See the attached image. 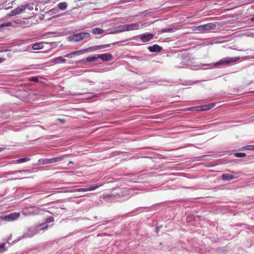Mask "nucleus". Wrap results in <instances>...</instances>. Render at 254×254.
Returning <instances> with one entry per match:
<instances>
[{
	"instance_id": "1",
	"label": "nucleus",
	"mask_w": 254,
	"mask_h": 254,
	"mask_svg": "<svg viewBox=\"0 0 254 254\" xmlns=\"http://www.w3.org/2000/svg\"><path fill=\"white\" fill-rule=\"evenodd\" d=\"M48 227V225H44V224H40L30 227L28 228L26 231H25L23 233V234L21 237H20L18 240H15V241L18 242L22 239L32 238L35 234L38 233L40 231L45 230L47 229Z\"/></svg>"
},
{
	"instance_id": "2",
	"label": "nucleus",
	"mask_w": 254,
	"mask_h": 254,
	"mask_svg": "<svg viewBox=\"0 0 254 254\" xmlns=\"http://www.w3.org/2000/svg\"><path fill=\"white\" fill-rule=\"evenodd\" d=\"M90 36V34L88 32H81L69 36L67 37V39L70 42H78L84 39L89 38Z\"/></svg>"
},
{
	"instance_id": "3",
	"label": "nucleus",
	"mask_w": 254,
	"mask_h": 254,
	"mask_svg": "<svg viewBox=\"0 0 254 254\" xmlns=\"http://www.w3.org/2000/svg\"><path fill=\"white\" fill-rule=\"evenodd\" d=\"M154 34L150 33H145L130 38L129 40H138L139 39L143 42L147 43L153 39Z\"/></svg>"
},
{
	"instance_id": "4",
	"label": "nucleus",
	"mask_w": 254,
	"mask_h": 254,
	"mask_svg": "<svg viewBox=\"0 0 254 254\" xmlns=\"http://www.w3.org/2000/svg\"><path fill=\"white\" fill-rule=\"evenodd\" d=\"M240 60L239 57H226L220 60L214 64V65H228L231 63L236 62Z\"/></svg>"
},
{
	"instance_id": "5",
	"label": "nucleus",
	"mask_w": 254,
	"mask_h": 254,
	"mask_svg": "<svg viewBox=\"0 0 254 254\" xmlns=\"http://www.w3.org/2000/svg\"><path fill=\"white\" fill-rule=\"evenodd\" d=\"M27 6L26 5H21L17 6L14 9L11 10L9 13L7 14L5 17L7 18L9 17L19 14L26 8Z\"/></svg>"
},
{
	"instance_id": "6",
	"label": "nucleus",
	"mask_w": 254,
	"mask_h": 254,
	"mask_svg": "<svg viewBox=\"0 0 254 254\" xmlns=\"http://www.w3.org/2000/svg\"><path fill=\"white\" fill-rule=\"evenodd\" d=\"M109 47H110V44L96 45V46H91L86 49L81 50V51L82 52V54H83L86 53L94 52V51H97V50L103 49V48H108Z\"/></svg>"
},
{
	"instance_id": "7",
	"label": "nucleus",
	"mask_w": 254,
	"mask_h": 254,
	"mask_svg": "<svg viewBox=\"0 0 254 254\" xmlns=\"http://www.w3.org/2000/svg\"><path fill=\"white\" fill-rule=\"evenodd\" d=\"M20 216L19 212L11 213L8 215H2L0 217V219L6 221H14L18 219Z\"/></svg>"
},
{
	"instance_id": "8",
	"label": "nucleus",
	"mask_w": 254,
	"mask_h": 254,
	"mask_svg": "<svg viewBox=\"0 0 254 254\" xmlns=\"http://www.w3.org/2000/svg\"><path fill=\"white\" fill-rule=\"evenodd\" d=\"M216 27V24L213 23H209L206 24L198 26L196 27L197 30L200 32H204L205 31L214 29Z\"/></svg>"
},
{
	"instance_id": "9",
	"label": "nucleus",
	"mask_w": 254,
	"mask_h": 254,
	"mask_svg": "<svg viewBox=\"0 0 254 254\" xmlns=\"http://www.w3.org/2000/svg\"><path fill=\"white\" fill-rule=\"evenodd\" d=\"M101 186H102V185H94L90 186L88 187H87L86 188H81V189H77V190H67V191H65V192H75V191L79 192V191H91V190H93L99 188Z\"/></svg>"
},
{
	"instance_id": "10",
	"label": "nucleus",
	"mask_w": 254,
	"mask_h": 254,
	"mask_svg": "<svg viewBox=\"0 0 254 254\" xmlns=\"http://www.w3.org/2000/svg\"><path fill=\"white\" fill-rule=\"evenodd\" d=\"M134 191L132 190L127 188H122L120 190L119 194L121 196L130 197L133 195Z\"/></svg>"
},
{
	"instance_id": "11",
	"label": "nucleus",
	"mask_w": 254,
	"mask_h": 254,
	"mask_svg": "<svg viewBox=\"0 0 254 254\" xmlns=\"http://www.w3.org/2000/svg\"><path fill=\"white\" fill-rule=\"evenodd\" d=\"M143 22L140 23H134L129 24H127V31L136 30L139 29L141 27L144 25Z\"/></svg>"
},
{
	"instance_id": "12",
	"label": "nucleus",
	"mask_w": 254,
	"mask_h": 254,
	"mask_svg": "<svg viewBox=\"0 0 254 254\" xmlns=\"http://www.w3.org/2000/svg\"><path fill=\"white\" fill-rule=\"evenodd\" d=\"M127 24L117 26L113 31L107 33V34H114L124 31H127Z\"/></svg>"
},
{
	"instance_id": "13",
	"label": "nucleus",
	"mask_w": 254,
	"mask_h": 254,
	"mask_svg": "<svg viewBox=\"0 0 254 254\" xmlns=\"http://www.w3.org/2000/svg\"><path fill=\"white\" fill-rule=\"evenodd\" d=\"M22 213L25 216L35 215L39 213V210L37 209L35 210H31L30 209H26L22 211Z\"/></svg>"
},
{
	"instance_id": "14",
	"label": "nucleus",
	"mask_w": 254,
	"mask_h": 254,
	"mask_svg": "<svg viewBox=\"0 0 254 254\" xmlns=\"http://www.w3.org/2000/svg\"><path fill=\"white\" fill-rule=\"evenodd\" d=\"M98 58L103 61H110L112 60L113 56L110 54H103L98 55Z\"/></svg>"
},
{
	"instance_id": "15",
	"label": "nucleus",
	"mask_w": 254,
	"mask_h": 254,
	"mask_svg": "<svg viewBox=\"0 0 254 254\" xmlns=\"http://www.w3.org/2000/svg\"><path fill=\"white\" fill-rule=\"evenodd\" d=\"M147 49L150 52L152 53L159 52L162 50V48L157 44L154 45L152 46H149Z\"/></svg>"
},
{
	"instance_id": "16",
	"label": "nucleus",
	"mask_w": 254,
	"mask_h": 254,
	"mask_svg": "<svg viewBox=\"0 0 254 254\" xmlns=\"http://www.w3.org/2000/svg\"><path fill=\"white\" fill-rule=\"evenodd\" d=\"M238 178V176H235L233 175L230 174H223L222 175V179L224 181H230L233 179H236Z\"/></svg>"
},
{
	"instance_id": "17",
	"label": "nucleus",
	"mask_w": 254,
	"mask_h": 254,
	"mask_svg": "<svg viewBox=\"0 0 254 254\" xmlns=\"http://www.w3.org/2000/svg\"><path fill=\"white\" fill-rule=\"evenodd\" d=\"M67 155H63V156H60V157L50 158L51 163H56L58 162H60V161L64 160L66 158H67Z\"/></svg>"
},
{
	"instance_id": "18",
	"label": "nucleus",
	"mask_w": 254,
	"mask_h": 254,
	"mask_svg": "<svg viewBox=\"0 0 254 254\" xmlns=\"http://www.w3.org/2000/svg\"><path fill=\"white\" fill-rule=\"evenodd\" d=\"M82 54V52L80 50H78L75 52H73L72 53L67 54L64 56V57L68 58H72L73 56L80 55Z\"/></svg>"
},
{
	"instance_id": "19",
	"label": "nucleus",
	"mask_w": 254,
	"mask_h": 254,
	"mask_svg": "<svg viewBox=\"0 0 254 254\" xmlns=\"http://www.w3.org/2000/svg\"><path fill=\"white\" fill-rule=\"evenodd\" d=\"M177 30V28L173 27V26H170L169 27L163 28L161 30V33H166V32H174Z\"/></svg>"
},
{
	"instance_id": "20",
	"label": "nucleus",
	"mask_w": 254,
	"mask_h": 254,
	"mask_svg": "<svg viewBox=\"0 0 254 254\" xmlns=\"http://www.w3.org/2000/svg\"><path fill=\"white\" fill-rule=\"evenodd\" d=\"M215 105V103H211L204 106H201L200 110L206 111L213 108Z\"/></svg>"
},
{
	"instance_id": "21",
	"label": "nucleus",
	"mask_w": 254,
	"mask_h": 254,
	"mask_svg": "<svg viewBox=\"0 0 254 254\" xmlns=\"http://www.w3.org/2000/svg\"><path fill=\"white\" fill-rule=\"evenodd\" d=\"M68 4L66 2H61L58 3L57 7L62 10H65L67 7Z\"/></svg>"
},
{
	"instance_id": "22",
	"label": "nucleus",
	"mask_w": 254,
	"mask_h": 254,
	"mask_svg": "<svg viewBox=\"0 0 254 254\" xmlns=\"http://www.w3.org/2000/svg\"><path fill=\"white\" fill-rule=\"evenodd\" d=\"M56 64H58L61 63H64L65 60L63 57H59L54 60L53 62Z\"/></svg>"
},
{
	"instance_id": "23",
	"label": "nucleus",
	"mask_w": 254,
	"mask_h": 254,
	"mask_svg": "<svg viewBox=\"0 0 254 254\" xmlns=\"http://www.w3.org/2000/svg\"><path fill=\"white\" fill-rule=\"evenodd\" d=\"M43 43L41 42L34 44L32 46L33 50H40L43 49Z\"/></svg>"
},
{
	"instance_id": "24",
	"label": "nucleus",
	"mask_w": 254,
	"mask_h": 254,
	"mask_svg": "<svg viewBox=\"0 0 254 254\" xmlns=\"http://www.w3.org/2000/svg\"><path fill=\"white\" fill-rule=\"evenodd\" d=\"M39 163L40 164L45 165L48 164H51L50 158V159H40L39 160Z\"/></svg>"
},
{
	"instance_id": "25",
	"label": "nucleus",
	"mask_w": 254,
	"mask_h": 254,
	"mask_svg": "<svg viewBox=\"0 0 254 254\" xmlns=\"http://www.w3.org/2000/svg\"><path fill=\"white\" fill-rule=\"evenodd\" d=\"M103 30L99 28H95L92 29V32L95 35L103 33Z\"/></svg>"
},
{
	"instance_id": "26",
	"label": "nucleus",
	"mask_w": 254,
	"mask_h": 254,
	"mask_svg": "<svg viewBox=\"0 0 254 254\" xmlns=\"http://www.w3.org/2000/svg\"><path fill=\"white\" fill-rule=\"evenodd\" d=\"M13 26V23L12 22H8L4 23L3 24H0V28H3L6 27H11Z\"/></svg>"
},
{
	"instance_id": "27",
	"label": "nucleus",
	"mask_w": 254,
	"mask_h": 254,
	"mask_svg": "<svg viewBox=\"0 0 254 254\" xmlns=\"http://www.w3.org/2000/svg\"><path fill=\"white\" fill-rule=\"evenodd\" d=\"M29 160H30V159L29 158L25 157V158L18 159L15 160V162H16L17 163H23V162H26V161H28Z\"/></svg>"
},
{
	"instance_id": "28",
	"label": "nucleus",
	"mask_w": 254,
	"mask_h": 254,
	"mask_svg": "<svg viewBox=\"0 0 254 254\" xmlns=\"http://www.w3.org/2000/svg\"><path fill=\"white\" fill-rule=\"evenodd\" d=\"M243 150H254V145H247L243 147Z\"/></svg>"
},
{
	"instance_id": "29",
	"label": "nucleus",
	"mask_w": 254,
	"mask_h": 254,
	"mask_svg": "<svg viewBox=\"0 0 254 254\" xmlns=\"http://www.w3.org/2000/svg\"><path fill=\"white\" fill-rule=\"evenodd\" d=\"M98 57H96L95 56H91V57H88L86 58V61L88 62H92L93 61H96Z\"/></svg>"
},
{
	"instance_id": "30",
	"label": "nucleus",
	"mask_w": 254,
	"mask_h": 254,
	"mask_svg": "<svg viewBox=\"0 0 254 254\" xmlns=\"http://www.w3.org/2000/svg\"><path fill=\"white\" fill-rule=\"evenodd\" d=\"M30 170L26 169V170H18V171H15L13 172H9V174H15L16 173H22V172H30Z\"/></svg>"
},
{
	"instance_id": "31",
	"label": "nucleus",
	"mask_w": 254,
	"mask_h": 254,
	"mask_svg": "<svg viewBox=\"0 0 254 254\" xmlns=\"http://www.w3.org/2000/svg\"><path fill=\"white\" fill-rule=\"evenodd\" d=\"M246 154L245 153L241 152L235 153L234 154V156L237 157H243L246 156Z\"/></svg>"
},
{
	"instance_id": "32",
	"label": "nucleus",
	"mask_w": 254,
	"mask_h": 254,
	"mask_svg": "<svg viewBox=\"0 0 254 254\" xmlns=\"http://www.w3.org/2000/svg\"><path fill=\"white\" fill-rule=\"evenodd\" d=\"M54 217L51 216V217H49L48 218H47L46 219L45 222L46 223H50L54 222Z\"/></svg>"
},
{
	"instance_id": "33",
	"label": "nucleus",
	"mask_w": 254,
	"mask_h": 254,
	"mask_svg": "<svg viewBox=\"0 0 254 254\" xmlns=\"http://www.w3.org/2000/svg\"><path fill=\"white\" fill-rule=\"evenodd\" d=\"M30 81H34L35 82H38L39 81L38 77L37 76H33L29 78Z\"/></svg>"
},
{
	"instance_id": "34",
	"label": "nucleus",
	"mask_w": 254,
	"mask_h": 254,
	"mask_svg": "<svg viewBox=\"0 0 254 254\" xmlns=\"http://www.w3.org/2000/svg\"><path fill=\"white\" fill-rule=\"evenodd\" d=\"M4 246H5L4 243H2L0 245V253H2L5 251Z\"/></svg>"
},
{
	"instance_id": "35",
	"label": "nucleus",
	"mask_w": 254,
	"mask_h": 254,
	"mask_svg": "<svg viewBox=\"0 0 254 254\" xmlns=\"http://www.w3.org/2000/svg\"><path fill=\"white\" fill-rule=\"evenodd\" d=\"M199 108H200V107H191V108H188L187 110H189V111H196V110H199V109H198Z\"/></svg>"
},
{
	"instance_id": "36",
	"label": "nucleus",
	"mask_w": 254,
	"mask_h": 254,
	"mask_svg": "<svg viewBox=\"0 0 254 254\" xmlns=\"http://www.w3.org/2000/svg\"><path fill=\"white\" fill-rule=\"evenodd\" d=\"M149 13V12H147V11H144L143 12V14L144 16L147 15L148 13Z\"/></svg>"
},
{
	"instance_id": "37",
	"label": "nucleus",
	"mask_w": 254,
	"mask_h": 254,
	"mask_svg": "<svg viewBox=\"0 0 254 254\" xmlns=\"http://www.w3.org/2000/svg\"><path fill=\"white\" fill-rule=\"evenodd\" d=\"M251 21L252 22H254V16L251 18Z\"/></svg>"
},
{
	"instance_id": "38",
	"label": "nucleus",
	"mask_w": 254,
	"mask_h": 254,
	"mask_svg": "<svg viewBox=\"0 0 254 254\" xmlns=\"http://www.w3.org/2000/svg\"><path fill=\"white\" fill-rule=\"evenodd\" d=\"M4 61L3 59L0 58V63L3 62Z\"/></svg>"
},
{
	"instance_id": "39",
	"label": "nucleus",
	"mask_w": 254,
	"mask_h": 254,
	"mask_svg": "<svg viewBox=\"0 0 254 254\" xmlns=\"http://www.w3.org/2000/svg\"><path fill=\"white\" fill-rule=\"evenodd\" d=\"M128 39H127V40H124V41H122L119 42V43H122V42H124L127 41H128Z\"/></svg>"
},
{
	"instance_id": "40",
	"label": "nucleus",
	"mask_w": 254,
	"mask_h": 254,
	"mask_svg": "<svg viewBox=\"0 0 254 254\" xmlns=\"http://www.w3.org/2000/svg\"><path fill=\"white\" fill-rule=\"evenodd\" d=\"M73 162H72V161H70L68 162V165H69L70 164H73Z\"/></svg>"
},
{
	"instance_id": "41",
	"label": "nucleus",
	"mask_w": 254,
	"mask_h": 254,
	"mask_svg": "<svg viewBox=\"0 0 254 254\" xmlns=\"http://www.w3.org/2000/svg\"><path fill=\"white\" fill-rule=\"evenodd\" d=\"M66 184H72V183H67Z\"/></svg>"
},
{
	"instance_id": "42",
	"label": "nucleus",
	"mask_w": 254,
	"mask_h": 254,
	"mask_svg": "<svg viewBox=\"0 0 254 254\" xmlns=\"http://www.w3.org/2000/svg\"><path fill=\"white\" fill-rule=\"evenodd\" d=\"M210 65V64H205L204 65Z\"/></svg>"
},
{
	"instance_id": "43",
	"label": "nucleus",
	"mask_w": 254,
	"mask_h": 254,
	"mask_svg": "<svg viewBox=\"0 0 254 254\" xmlns=\"http://www.w3.org/2000/svg\"><path fill=\"white\" fill-rule=\"evenodd\" d=\"M11 236L8 238V240H10Z\"/></svg>"
}]
</instances>
